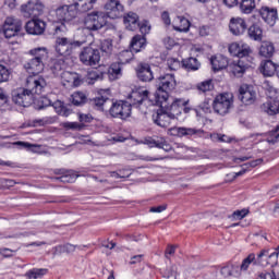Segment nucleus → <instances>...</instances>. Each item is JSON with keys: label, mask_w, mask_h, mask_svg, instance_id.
I'll list each match as a JSON object with an SVG mask.
<instances>
[{"label": "nucleus", "mask_w": 279, "mask_h": 279, "mask_svg": "<svg viewBox=\"0 0 279 279\" xmlns=\"http://www.w3.org/2000/svg\"><path fill=\"white\" fill-rule=\"evenodd\" d=\"M201 110L208 114L210 112V100H205L203 104L199 105Z\"/></svg>", "instance_id": "59"}, {"label": "nucleus", "mask_w": 279, "mask_h": 279, "mask_svg": "<svg viewBox=\"0 0 279 279\" xmlns=\"http://www.w3.org/2000/svg\"><path fill=\"white\" fill-rule=\"evenodd\" d=\"M86 78L88 84H95V82L106 80V74L99 70H92L87 72Z\"/></svg>", "instance_id": "39"}, {"label": "nucleus", "mask_w": 279, "mask_h": 279, "mask_svg": "<svg viewBox=\"0 0 279 279\" xmlns=\"http://www.w3.org/2000/svg\"><path fill=\"white\" fill-rule=\"evenodd\" d=\"M255 12L270 27H274V25H276V22L278 21V9L269 8V7H262L260 9H257Z\"/></svg>", "instance_id": "17"}, {"label": "nucleus", "mask_w": 279, "mask_h": 279, "mask_svg": "<svg viewBox=\"0 0 279 279\" xmlns=\"http://www.w3.org/2000/svg\"><path fill=\"white\" fill-rule=\"evenodd\" d=\"M63 128H65V130H77L78 132L84 130V125L77 122H65L63 123Z\"/></svg>", "instance_id": "53"}, {"label": "nucleus", "mask_w": 279, "mask_h": 279, "mask_svg": "<svg viewBox=\"0 0 279 279\" xmlns=\"http://www.w3.org/2000/svg\"><path fill=\"white\" fill-rule=\"evenodd\" d=\"M77 178H80V175H77L75 171L68 170L63 175L54 177L52 178V180H54L56 182H62L63 184H73V182H75Z\"/></svg>", "instance_id": "35"}, {"label": "nucleus", "mask_w": 279, "mask_h": 279, "mask_svg": "<svg viewBox=\"0 0 279 279\" xmlns=\"http://www.w3.org/2000/svg\"><path fill=\"white\" fill-rule=\"evenodd\" d=\"M31 58L27 63H24V69L27 73L34 75L33 77H37L38 73H43L45 71V62L48 58L47 49L45 48H36L29 50Z\"/></svg>", "instance_id": "4"}, {"label": "nucleus", "mask_w": 279, "mask_h": 279, "mask_svg": "<svg viewBox=\"0 0 279 279\" xmlns=\"http://www.w3.org/2000/svg\"><path fill=\"white\" fill-rule=\"evenodd\" d=\"M277 69L278 64L274 63L271 60H265L260 63V72L265 77H274V75H276Z\"/></svg>", "instance_id": "30"}, {"label": "nucleus", "mask_w": 279, "mask_h": 279, "mask_svg": "<svg viewBox=\"0 0 279 279\" xmlns=\"http://www.w3.org/2000/svg\"><path fill=\"white\" fill-rule=\"evenodd\" d=\"M10 77H12V70L0 63V84L10 82Z\"/></svg>", "instance_id": "46"}, {"label": "nucleus", "mask_w": 279, "mask_h": 279, "mask_svg": "<svg viewBox=\"0 0 279 279\" xmlns=\"http://www.w3.org/2000/svg\"><path fill=\"white\" fill-rule=\"evenodd\" d=\"M262 112H265V114H268L269 117H276L278 114L279 110V100L270 99L266 102H264L260 106Z\"/></svg>", "instance_id": "29"}, {"label": "nucleus", "mask_w": 279, "mask_h": 279, "mask_svg": "<svg viewBox=\"0 0 279 279\" xmlns=\"http://www.w3.org/2000/svg\"><path fill=\"white\" fill-rule=\"evenodd\" d=\"M123 62L118 61L113 62L107 72H104L105 80L108 78L109 82H114L123 75Z\"/></svg>", "instance_id": "23"}, {"label": "nucleus", "mask_w": 279, "mask_h": 279, "mask_svg": "<svg viewBox=\"0 0 279 279\" xmlns=\"http://www.w3.org/2000/svg\"><path fill=\"white\" fill-rule=\"evenodd\" d=\"M21 32H23V22L14 17H7L0 27V36H3L7 40L21 36Z\"/></svg>", "instance_id": "9"}, {"label": "nucleus", "mask_w": 279, "mask_h": 279, "mask_svg": "<svg viewBox=\"0 0 279 279\" xmlns=\"http://www.w3.org/2000/svg\"><path fill=\"white\" fill-rule=\"evenodd\" d=\"M101 60V52L99 49H94L93 47H85L80 53V61L85 66H97Z\"/></svg>", "instance_id": "12"}, {"label": "nucleus", "mask_w": 279, "mask_h": 279, "mask_svg": "<svg viewBox=\"0 0 279 279\" xmlns=\"http://www.w3.org/2000/svg\"><path fill=\"white\" fill-rule=\"evenodd\" d=\"M143 262V255H134L131 257L130 265H136L137 263Z\"/></svg>", "instance_id": "62"}, {"label": "nucleus", "mask_w": 279, "mask_h": 279, "mask_svg": "<svg viewBox=\"0 0 279 279\" xmlns=\"http://www.w3.org/2000/svg\"><path fill=\"white\" fill-rule=\"evenodd\" d=\"M137 29H140L141 34H143L142 36H146V34H149L151 26H148L147 22H144L142 24L140 23Z\"/></svg>", "instance_id": "56"}, {"label": "nucleus", "mask_w": 279, "mask_h": 279, "mask_svg": "<svg viewBox=\"0 0 279 279\" xmlns=\"http://www.w3.org/2000/svg\"><path fill=\"white\" fill-rule=\"evenodd\" d=\"M274 53H276L274 43L263 41L259 47V56H262V58H274Z\"/></svg>", "instance_id": "33"}, {"label": "nucleus", "mask_w": 279, "mask_h": 279, "mask_svg": "<svg viewBox=\"0 0 279 279\" xmlns=\"http://www.w3.org/2000/svg\"><path fill=\"white\" fill-rule=\"evenodd\" d=\"M181 66L184 69V71L191 72V71H199L202 69V62L197 58L189 57L185 59H182Z\"/></svg>", "instance_id": "28"}, {"label": "nucleus", "mask_w": 279, "mask_h": 279, "mask_svg": "<svg viewBox=\"0 0 279 279\" xmlns=\"http://www.w3.org/2000/svg\"><path fill=\"white\" fill-rule=\"evenodd\" d=\"M78 121L81 123H92L93 122V116L89 113H80L78 114Z\"/></svg>", "instance_id": "54"}, {"label": "nucleus", "mask_w": 279, "mask_h": 279, "mask_svg": "<svg viewBox=\"0 0 279 279\" xmlns=\"http://www.w3.org/2000/svg\"><path fill=\"white\" fill-rule=\"evenodd\" d=\"M167 64H168V68L170 69V71H178V69H180V66H182V63H180V60H178L175 58H169L167 60Z\"/></svg>", "instance_id": "52"}, {"label": "nucleus", "mask_w": 279, "mask_h": 279, "mask_svg": "<svg viewBox=\"0 0 279 279\" xmlns=\"http://www.w3.org/2000/svg\"><path fill=\"white\" fill-rule=\"evenodd\" d=\"M258 165H263V158L255 159V160H253L251 162L244 163V167L246 169H250V167L254 168V167H258Z\"/></svg>", "instance_id": "58"}, {"label": "nucleus", "mask_w": 279, "mask_h": 279, "mask_svg": "<svg viewBox=\"0 0 279 279\" xmlns=\"http://www.w3.org/2000/svg\"><path fill=\"white\" fill-rule=\"evenodd\" d=\"M154 105L159 108H165L170 117L178 119V117L182 114L184 106H189V100H184V98H175L171 105H169V99H161L159 101H155Z\"/></svg>", "instance_id": "10"}, {"label": "nucleus", "mask_w": 279, "mask_h": 279, "mask_svg": "<svg viewBox=\"0 0 279 279\" xmlns=\"http://www.w3.org/2000/svg\"><path fill=\"white\" fill-rule=\"evenodd\" d=\"M177 21H179L180 25L174 26L175 32H189L191 28V22L183 16H178Z\"/></svg>", "instance_id": "45"}, {"label": "nucleus", "mask_w": 279, "mask_h": 279, "mask_svg": "<svg viewBox=\"0 0 279 279\" xmlns=\"http://www.w3.org/2000/svg\"><path fill=\"white\" fill-rule=\"evenodd\" d=\"M156 92L154 94V104L156 101H165L169 99V93L178 86L174 74H161L155 80Z\"/></svg>", "instance_id": "3"}, {"label": "nucleus", "mask_w": 279, "mask_h": 279, "mask_svg": "<svg viewBox=\"0 0 279 279\" xmlns=\"http://www.w3.org/2000/svg\"><path fill=\"white\" fill-rule=\"evenodd\" d=\"M52 13L59 23H71V21L77 19L80 9H77V4L73 2L72 4L58 5L54 10H52Z\"/></svg>", "instance_id": "8"}, {"label": "nucleus", "mask_w": 279, "mask_h": 279, "mask_svg": "<svg viewBox=\"0 0 279 279\" xmlns=\"http://www.w3.org/2000/svg\"><path fill=\"white\" fill-rule=\"evenodd\" d=\"M173 254H175V246L168 245L165 252V257L169 258V256H173Z\"/></svg>", "instance_id": "61"}, {"label": "nucleus", "mask_w": 279, "mask_h": 279, "mask_svg": "<svg viewBox=\"0 0 279 279\" xmlns=\"http://www.w3.org/2000/svg\"><path fill=\"white\" fill-rule=\"evenodd\" d=\"M204 130L186 126H173L168 129L169 136H177L178 138H191V136H202Z\"/></svg>", "instance_id": "15"}, {"label": "nucleus", "mask_w": 279, "mask_h": 279, "mask_svg": "<svg viewBox=\"0 0 279 279\" xmlns=\"http://www.w3.org/2000/svg\"><path fill=\"white\" fill-rule=\"evenodd\" d=\"M5 106H10V96L5 89L0 87V108Z\"/></svg>", "instance_id": "50"}, {"label": "nucleus", "mask_w": 279, "mask_h": 279, "mask_svg": "<svg viewBox=\"0 0 279 279\" xmlns=\"http://www.w3.org/2000/svg\"><path fill=\"white\" fill-rule=\"evenodd\" d=\"M84 43L80 40H75L69 37H57L56 39V51L59 56H63V58H69V56H73L80 47H82Z\"/></svg>", "instance_id": "7"}, {"label": "nucleus", "mask_w": 279, "mask_h": 279, "mask_svg": "<svg viewBox=\"0 0 279 279\" xmlns=\"http://www.w3.org/2000/svg\"><path fill=\"white\" fill-rule=\"evenodd\" d=\"M210 64L215 73L223 71V69L228 68V58L223 57V54L214 56L210 58Z\"/></svg>", "instance_id": "27"}, {"label": "nucleus", "mask_w": 279, "mask_h": 279, "mask_svg": "<svg viewBox=\"0 0 279 279\" xmlns=\"http://www.w3.org/2000/svg\"><path fill=\"white\" fill-rule=\"evenodd\" d=\"M147 47V38L143 35H135L130 43V49L132 53H138L142 49Z\"/></svg>", "instance_id": "26"}, {"label": "nucleus", "mask_w": 279, "mask_h": 279, "mask_svg": "<svg viewBox=\"0 0 279 279\" xmlns=\"http://www.w3.org/2000/svg\"><path fill=\"white\" fill-rule=\"evenodd\" d=\"M211 106L216 114L226 117V114H230V110H232L234 106V96L230 93L219 94L213 100Z\"/></svg>", "instance_id": "6"}, {"label": "nucleus", "mask_w": 279, "mask_h": 279, "mask_svg": "<svg viewBox=\"0 0 279 279\" xmlns=\"http://www.w3.org/2000/svg\"><path fill=\"white\" fill-rule=\"evenodd\" d=\"M136 75L140 82H151L154 80V72L151 71V65L146 62H141L136 68Z\"/></svg>", "instance_id": "21"}, {"label": "nucleus", "mask_w": 279, "mask_h": 279, "mask_svg": "<svg viewBox=\"0 0 279 279\" xmlns=\"http://www.w3.org/2000/svg\"><path fill=\"white\" fill-rule=\"evenodd\" d=\"M251 263H253V265L256 263V255L254 253L248 254V256L242 260V264H240V274L242 271H247Z\"/></svg>", "instance_id": "44"}, {"label": "nucleus", "mask_w": 279, "mask_h": 279, "mask_svg": "<svg viewBox=\"0 0 279 279\" xmlns=\"http://www.w3.org/2000/svg\"><path fill=\"white\" fill-rule=\"evenodd\" d=\"M256 8V0H241L240 12L242 14H252Z\"/></svg>", "instance_id": "38"}, {"label": "nucleus", "mask_w": 279, "mask_h": 279, "mask_svg": "<svg viewBox=\"0 0 279 279\" xmlns=\"http://www.w3.org/2000/svg\"><path fill=\"white\" fill-rule=\"evenodd\" d=\"M229 53L231 56L239 58V60H254V57H252V48L247 44L243 43H232L229 45Z\"/></svg>", "instance_id": "14"}, {"label": "nucleus", "mask_w": 279, "mask_h": 279, "mask_svg": "<svg viewBox=\"0 0 279 279\" xmlns=\"http://www.w3.org/2000/svg\"><path fill=\"white\" fill-rule=\"evenodd\" d=\"M265 141L266 143H269V145H276V143L279 142V124L266 133Z\"/></svg>", "instance_id": "41"}, {"label": "nucleus", "mask_w": 279, "mask_h": 279, "mask_svg": "<svg viewBox=\"0 0 279 279\" xmlns=\"http://www.w3.org/2000/svg\"><path fill=\"white\" fill-rule=\"evenodd\" d=\"M161 21H162V23H165V25H167V26L171 25V17L169 16V12L163 11V12L161 13Z\"/></svg>", "instance_id": "60"}, {"label": "nucleus", "mask_w": 279, "mask_h": 279, "mask_svg": "<svg viewBox=\"0 0 279 279\" xmlns=\"http://www.w3.org/2000/svg\"><path fill=\"white\" fill-rule=\"evenodd\" d=\"M19 145H22L23 147H25L26 149H31V151H36V149H40L39 145L36 144H29V143H25V142H19Z\"/></svg>", "instance_id": "57"}, {"label": "nucleus", "mask_w": 279, "mask_h": 279, "mask_svg": "<svg viewBox=\"0 0 279 279\" xmlns=\"http://www.w3.org/2000/svg\"><path fill=\"white\" fill-rule=\"evenodd\" d=\"M132 106H142L144 101L149 99V90L132 92L131 94Z\"/></svg>", "instance_id": "31"}, {"label": "nucleus", "mask_w": 279, "mask_h": 279, "mask_svg": "<svg viewBox=\"0 0 279 279\" xmlns=\"http://www.w3.org/2000/svg\"><path fill=\"white\" fill-rule=\"evenodd\" d=\"M47 88V81L43 76H28L25 88L12 92V101L23 108H29L36 101V95H43Z\"/></svg>", "instance_id": "2"}, {"label": "nucleus", "mask_w": 279, "mask_h": 279, "mask_svg": "<svg viewBox=\"0 0 279 279\" xmlns=\"http://www.w3.org/2000/svg\"><path fill=\"white\" fill-rule=\"evenodd\" d=\"M252 62H254V60L250 59H239L238 61H234L231 64V72L234 75V77H243L247 69L252 66Z\"/></svg>", "instance_id": "20"}, {"label": "nucleus", "mask_w": 279, "mask_h": 279, "mask_svg": "<svg viewBox=\"0 0 279 279\" xmlns=\"http://www.w3.org/2000/svg\"><path fill=\"white\" fill-rule=\"evenodd\" d=\"M76 8L78 9L80 14H86L95 8L97 0H74Z\"/></svg>", "instance_id": "32"}, {"label": "nucleus", "mask_w": 279, "mask_h": 279, "mask_svg": "<svg viewBox=\"0 0 279 279\" xmlns=\"http://www.w3.org/2000/svg\"><path fill=\"white\" fill-rule=\"evenodd\" d=\"M52 108H54L57 114H60L61 117H69L71 114V110L64 106V102L61 100H57L54 102H51Z\"/></svg>", "instance_id": "40"}, {"label": "nucleus", "mask_w": 279, "mask_h": 279, "mask_svg": "<svg viewBox=\"0 0 279 279\" xmlns=\"http://www.w3.org/2000/svg\"><path fill=\"white\" fill-rule=\"evenodd\" d=\"M47 268H33L31 270H28L25 276L28 279H38V278H43V276H46L47 274Z\"/></svg>", "instance_id": "43"}, {"label": "nucleus", "mask_w": 279, "mask_h": 279, "mask_svg": "<svg viewBox=\"0 0 279 279\" xmlns=\"http://www.w3.org/2000/svg\"><path fill=\"white\" fill-rule=\"evenodd\" d=\"M63 77H69L68 82H73L74 86H80L82 84V76L75 72H65Z\"/></svg>", "instance_id": "48"}, {"label": "nucleus", "mask_w": 279, "mask_h": 279, "mask_svg": "<svg viewBox=\"0 0 279 279\" xmlns=\"http://www.w3.org/2000/svg\"><path fill=\"white\" fill-rule=\"evenodd\" d=\"M197 90L201 93H208L215 88V85H213V80H207L204 82H201L196 85Z\"/></svg>", "instance_id": "47"}, {"label": "nucleus", "mask_w": 279, "mask_h": 279, "mask_svg": "<svg viewBox=\"0 0 279 279\" xmlns=\"http://www.w3.org/2000/svg\"><path fill=\"white\" fill-rule=\"evenodd\" d=\"M165 210H167V205H159L150 208V213H162Z\"/></svg>", "instance_id": "64"}, {"label": "nucleus", "mask_w": 279, "mask_h": 279, "mask_svg": "<svg viewBox=\"0 0 279 279\" xmlns=\"http://www.w3.org/2000/svg\"><path fill=\"white\" fill-rule=\"evenodd\" d=\"M13 252L14 251H12L10 248H2V250H0V254H2L4 256V258H11Z\"/></svg>", "instance_id": "63"}, {"label": "nucleus", "mask_w": 279, "mask_h": 279, "mask_svg": "<svg viewBox=\"0 0 279 279\" xmlns=\"http://www.w3.org/2000/svg\"><path fill=\"white\" fill-rule=\"evenodd\" d=\"M220 276L223 278H241L239 262L229 260L220 268Z\"/></svg>", "instance_id": "18"}, {"label": "nucleus", "mask_w": 279, "mask_h": 279, "mask_svg": "<svg viewBox=\"0 0 279 279\" xmlns=\"http://www.w3.org/2000/svg\"><path fill=\"white\" fill-rule=\"evenodd\" d=\"M238 99L244 104V106H254L257 99L256 88H254V85L242 84L239 87Z\"/></svg>", "instance_id": "13"}, {"label": "nucleus", "mask_w": 279, "mask_h": 279, "mask_svg": "<svg viewBox=\"0 0 279 279\" xmlns=\"http://www.w3.org/2000/svg\"><path fill=\"white\" fill-rule=\"evenodd\" d=\"M175 118L171 117V114L165 109L159 107L156 114H153V121L159 128H169L171 125V121H174Z\"/></svg>", "instance_id": "19"}, {"label": "nucleus", "mask_w": 279, "mask_h": 279, "mask_svg": "<svg viewBox=\"0 0 279 279\" xmlns=\"http://www.w3.org/2000/svg\"><path fill=\"white\" fill-rule=\"evenodd\" d=\"M53 32L57 36L66 34V32H69V28L66 27V22H60V24H57L53 28Z\"/></svg>", "instance_id": "51"}, {"label": "nucleus", "mask_w": 279, "mask_h": 279, "mask_svg": "<svg viewBox=\"0 0 279 279\" xmlns=\"http://www.w3.org/2000/svg\"><path fill=\"white\" fill-rule=\"evenodd\" d=\"M100 58L104 60H110L113 51V46H112V40L110 39H105L100 43Z\"/></svg>", "instance_id": "34"}, {"label": "nucleus", "mask_w": 279, "mask_h": 279, "mask_svg": "<svg viewBox=\"0 0 279 279\" xmlns=\"http://www.w3.org/2000/svg\"><path fill=\"white\" fill-rule=\"evenodd\" d=\"M138 14L130 11L123 15V23L129 32H136L140 27Z\"/></svg>", "instance_id": "24"}, {"label": "nucleus", "mask_w": 279, "mask_h": 279, "mask_svg": "<svg viewBox=\"0 0 279 279\" xmlns=\"http://www.w3.org/2000/svg\"><path fill=\"white\" fill-rule=\"evenodd\" d=\"M250 214V210L247 209H241L233 213V219H244V217H247Z\"/></svg>", "instance_id": "55"}, {"label": "nucleus", "mask_w": 279, "mask_h": 279, "mask_svg": "<svg viewBox=\"0 0 279 279\" xmlns=\"http://www.w3.org/2000/svg\"><path fill=\"white\" fill-rule=\"evenodd\" d=\"M20 10L24 19H38L45 12V4L40 0H28Z\"/></svg>", "instance_id": "11"}, {"label": "nucleus", "mask_w": 279, "mask_h": 279, "mask_svg": "<svg viewBox=\"0 0 279 279\" xmlns=\"http://www.w3.org/2000/svg\"><path fill=\"white\" fill-rule=\"evenodd\" d=\"M229 29L233 36H242L247 29V23L242 17H232L229 23Z\"/></svg>", "instance_id": "22"}, {"label": "nucleus", "mask_w": 279, "mask_h": 279, "mask_svg": "<svg viewBox=\"0 0 279 279\" xmlns=\"http://www.w3.org/2000/svg\"><path fill=\"white\" fill-rule=\"evenodd\" d=\"M75 245L71 244V243H66L63 245H58L54 247V255H60V254H73V252H75Z\"/></svg>", "instance_id": "42"}, {"label": "nucleus", "mask_w": 279, "mask_h": 279, "mask_svg": "<svg viewBox=\"0 0 279 279\" xmlns=\"http://www.w3.org/2000/svg\"><path fill=\"white\" fill-rule=\"evenodd\" d=\"M247 36L251 40H263V28L258 24H253L247 29Z\"/></svg>", "instance_id": "37"}, {"label": "nucleus", "mask_w": 279, "mask_h": 279, "mask_svg": "<svg viewBox=\"0 0 279 279\" xmlns=\"http://www.w3.org/2000/svg\"><path fill=\"white\" fill-rule=\"evenodd\" d=\"M145 144L148 145V147H157V149H163V151H171L172 149L171 144H169L165 137H150L145 141Z\"/></svg>", "instance_id": "25"}, {"label": "nucleus", "mask_w": 279, "mask_h": 279, "mask_svg": "<svg viewBox=\"0 0 279 279\" xmlns=\"http://www.w3.org/2000/svg\"><path fill=\"white\" fill-rule=\"evenodd\" d=\"M90 106L111 119L128 121L132 117V102L110 99V89H100L98 96L90 100Z\"/></svg>", "instance_id": "1"}, {"label": "nucleus", "mask_w": 279, "mask_h": 279, "mask_svg": "<svg viewBox=\"0 0 279 279\" xmlns=\"http://www.w3.org/2000/svg\"><path fill=\"white\" fill-rule=\"evenodd\" d=\"M72 98V104L73 106H84V104H88L90 106V101L93 99H88V96H86V94L84 92H74L71 95Z\"/></svg>", "instance_id": "36"}, {"label": "nucleus", "mask_w": 279, "mask_h": 279, "mask_svg": "<svg viewBox=\"0 0 279 279\" xmlns=\"http://www.w3.org/2000/svg\"><path fill=\"white\" fill-rule=\"evenodd\" d=\"M26 34L31 36H43L47 29V23L38 17H33L25 24Z\"/></svg>", "instance_id": "16"}, {"label": "nucleus", "mask_w": 279, "mask_h": 279, "mask_svg": "<svg viewBox=\"0 0 279 279\" xmlns=\"http://www.w3.org/2000/svg\"><path fill=\"white\" fill-rule=\"evenodd\" d=\"M83 23L88 32H99L108 27V17L101 11H92L84 16Z\"/></svg>", "instance_id": "5"}, {"label": "nucleus", "mask_w": 279, "mask_h": 279, "mask_svg": "<svg viewBox=\"0 0 279 279\" xmlns=\"http://www.w3.org/2000/svg\"><path fill=\"white\" fill-rule=\"evenodd\" d=\"M35 105L37 110H45V108H49V106H51V99L41 96L36 100Z\"/></svg>", "instance_id": "49"}]
</instances>
